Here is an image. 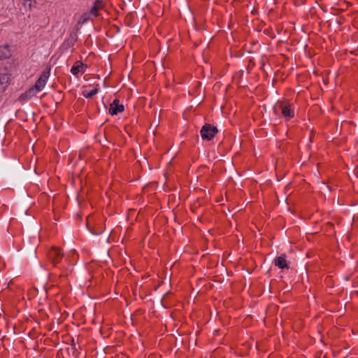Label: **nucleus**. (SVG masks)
<instances>
[{"label":"nucleus","instance_id":"f257e3e1","mask_svg":"<svg viewBox=\"0 0 358 358\" xmlns=\"http://www.w3.org/2000/svg\"><path fill=\"white\" fill-rule=\"evenodd\" d=\"M278 108L281 110L282 116L285 118L294 117V111L291 105L285 103L282 101H278L273 108V111L277 114Z\"/></svg>","mask_w":358,"mask_h":358},{"label":"nucleus","instance_id":"f03ea898","mask_svg":"<svg viewBox=\"0 0 358 358\" xmlns=\"http://www.w3.org/2000/svg\"><path fill=\"white\" fill-rule=\"evenodd\" d=\"M217 132V129L209 124H204L201 129V136L203 140H211Z\"/></svg>","mask_w":358,"mask_h":358},{"label":"nucleus","instance_id":"7ed1b4c3","mask_svg":"<svg viewBox=\"0 0 358 358\" xmlns=\"http://www.w3.org/2000/svg\"><path fill=\"white\" fill-rule=\"evenodd\" d=\"M50 68H47L45 71H43L36 82L34 87L36 90L41 92L45 87L48 78L50 76Z\"/></svg>","mask_w":358,"mask_h":358},{"label":"nucleus","instance_id":"20e7f679","mask_svg":"<svg viewBox=\"0 0 358 358\" xmlns=\"http://www.w3.org/2000/svg\"><path fill=\"white\" fill-rule=\"evenodd\" d=\"M48 255L50 261L54 264V266H56V264L61 261L63 257V252H62L59 248L52 247L48 252Z\"/></svg>","mask_w":358,"mask_h":358},{"label":"nucleus","instance_id":"39448f33","mask_svg":"<svg viewBox=\"0 0 358 358\" xmlns=\"http://www.w3.org/2000/svg\"><path fill=\"white\" fill-rule=\"evenodd\" d=\"M124 109V106L120 104L119 100L116 99L113 100V101L110 103L109 108V113L112 115H115L119 113L122 112Z\"/></svg>","mask_w":358,"mask_h":358},{"label":"nucleus","instance_id":"423d86ee","mask_svg":"<svg viewBox=\"0 0 358 358\" xmlns=\"http://www.w3.org/2000/svg\"><path fill=\"white\" fill-rule=\"evenodd\" d=\"M39 92L38 90L36 89V87L34 86L31 87L29 90L25 92L24 94H22L20 96L21 99H29L32 97L36 96V94Z\"/></svg>","mask_w":358,"mask_h":358},{"label":"nucleus","instance_id":"0eeeda50","mask_svg":"<svg viewBox=\"0 0 358 358\" xmlns=\"http://www.w3.org/2000/svg\"><path fill=\"white\" fill-rule=\"evenodd\" d=\"M9 76L5 71L0 72V85H1L2 90H5L9 83Z\"/></svg>","mask_w":358,"mask_h":358},{"label":"nucleus","instance_id":"6e6552de","mask_svg":"<svg viewBox=\"0 0 358 358\" xmlns=\"http://www.w3.org/2000/svg\"><path fill=\"white\" fill-rule=\"evenodd\" d=\"M10 55V50L8 45L0 46V59L8 58Z\"/></svg>","mask_w":358,"mask_h":358},{"label":"nucleus","instance_id":"1a4fd4ad","mask_svg":"<svg viewBox=\"0 0 358 358\" xmlns=\"http://www.w3.org/2000/svg\"><path fill=\"white\" fill-rule=\"evenodd\" d=\"M275 264L280 268H287L286 259L282 256L278 257L275 259Z\"/></svg>","mask_w":358,"mask_h":358},{"label":"nucleus","instance_id":"9d476101","mask_svg":"<svg viewBox=\"0 0 358 358\" xmlns=\"http://www.w3.org/2000/svg\"><path fill=\"white\" fill-rule=\"evenodd\" d=\"M91 15L89 13H83L80 19L78 20V23L79 24H84L85 22H87L88 20H90L91 19Z\"/></svg>","mask_w":358,"mask_h":358},{"label":"nucleus","instance_id":"9b49d317","mask_svg":"<svg viewBox=\"0 0 358 358\" xmlns=\"http://www.w3.org/2000/svg\"><path fill=\"white\" fill-rule=\"evenodd\" d=\"M98 92V89L94 88V90H91L90 92L84 91L83 92V95L86 98H91Z\"/></svg>","mask_w":358,"mask_h":358},{"label":"nucleus","instance_id":"f8f14e48","mask_svg":"<svg viewBox=\"0 0 358 358\" xmlns=\"http://www.w3.org/2000/svg\"><path fill=\"white\" fill-rule=\"evenodd\" d=\"M83 69V64H81L80 65L73 66L71 68V72L73 75H77L78 73L80 72Z\"/></svg>","mask_w":358,"mask_h":358},{"label":"nucleus","instance_id":"ddd939ff","mask_svg":"<svg viewBox=\"0 0 358 358\" xmlns=\"http://www.w3.org/2000/svg\"><path fill=\"white\" fill-rule=\"evenodd\" d=\"M99 10L98 8H96V7L94 6H92L90 9V14L92 17H96L98 16V13H99Z\"/></svg>","mask_w":358,"mask_h":358},{"label":"nucleus","instance_id":"4468645a","mask_svg":"<svg viewBox=\"0 0 358 358\" xmlns=\"http://www.w3.org/2000/svg\"><path fill=\"white\" fill-rule=\"evenodd\" d=\"M93 6L98 8V10H101L103 7L102 2L100 0H96L94 3Z\"/></svg>","mask_w":358,"mask_h":358},{"label":"nucleus","instance_id":"2eb2a0df","mask_svg":"<svg viewBox=\"0 0 358 358\" xmlns=\"http://www.w3.org/2000/svg\"><path fill=\"white\" fill-rule=\"evenodd\" d=\"M76 350V348L75 345H71L70 348H67V351H68L69 354L71 353L73 355L75 353Z\"/></svg>","mask_w":358,"mask_h":358},{"label":"nucleus","instance_id":"dca6fc26","mask_svg":"<svg viewBox=\"0 0 358 358\" xmlns=\"http://www.w3.org/2000/svg\"><path fill=\"white\" fill-rule=\"evenodd\" d=\"M92 233L94 234H99V232H97V233L96 232H92Z\"/></svg>","mask_w":358,"mask_h":358}]
</instances>
